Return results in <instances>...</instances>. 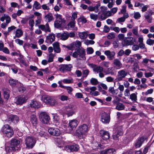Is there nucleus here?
<instances>
[{
    "label": "nucleus",
    "mask_w": 154,
    "mask_h": 154,
    "mask_svg": "<svg viewBox=\"0 0 154 154\" xmlns=\"http://www.w3.org/2000/svg\"><path fill=\"white\" fill-rule=\"evenodd\" d=\"M85 51L83 48H77L75 49V51L72 54V56L74 58L78 59L85 60Z\"/></svg>",
    "instance_id": "1"
},
{
    "label": "nucleus",
    "mask_w": 154,
    "mask_h": 154,
    "mask_svg": "<svg viewBox=\"0 0 154 154\" xmlns=\"http://www.w3.org/2000/svg\"><path fill=\"white\" fill-rule=\"evenodd\" d=\"M88 127L86 124L80 126L76 130V134L80 139L85 137L88 132Z\"/></svg>",
    "instance_id": "2"
},
{
    "label": "nucleus",
    "mask_w": 154,
    "mask_h": 154,
    "mask_svg": "<svg viewBox=\"0 0 154 154\" xmlns=\"http://www.w3.org/2000/svg\"><path fill=\"white\" fill-rule=\"evenodd\" d=\"M1 131L4 135L7 137H11L14 134L13 129L9 125L7 124H6L3 126Z\"/></svg>",
    "instance_id": "3"
},
{
    "label": "nucleus",
    "mask_w": 154,
    "mask_h": 154,
    "mask_svg": "<svg viewBox=\"0 0 154 154\" xmlns=\"http://www.w3.org/2000/svg\"><path fill=\"white\" fill-rule=\"evenodd\" d=\"M129 74L125 69H121L118 72L117 77L115 79L116 82L124 81L126 76Z\"/></svg>",
    "instance_id": "4"
},
{
    "label": "nucleus",
    "mask_w": 154,
    "mask_h": 154,
    "mask_svg": "<svg viewBox=\"0 0 154 154\" xmlns=\"http://www.w3.org/2000/svg\"><path fill=\"white\" fill-rule=\"evenodd\" d=\"M54 15L56 18V20L54 23V26L57 28H60L63 23H65V20L64 19L62 18L61 15L60 14H56Z\"/></svg>",
    "instance_id": "5"
},
{
    "label": "nucleus",
    "mask_w": 154,
    "mask_h": 154,
    "mask_svg": "<svg viewBox=\"0 0 154 154\" xmlns=\"http://www.w3.org/2000/svg\"><path fill=\"white\" fill-rule=\"evenodd\" d=\"M123 134L122 127L119 126L115 129L112 135V138L115 140H119V137Z\"/></svg>",
    "instance_id": "6"
},
{
    "label": "nucleus",
    "mask_w": 154,
    "mask_h": 154,
    "mask_svg": "<svg viewBox=\"0 0 154 154\" xmlns=\"http://www.w3.org/2000/svg\"><path fill=\"white\" fill-rule=\"evenodd\" d=\"M42 101L46 103L51 106H54L57 104V101L53 97L45 96L42 98Z\"/></svg>",
    "instance_id": "7"
},
{
    "label": "nucleus",
    "mask_w": 154,
    "mask_h": 154,
    "mask_svg": "<svg viewBox=\"0 0 154 154\" xmlns=\"http://www.w3.org/2000/svg\"><path fill=\"white\" fill-rule=\"evenodd\" d=\"M25 144L26 147L30 149L32 148L36 143L35 139L31 137H28L25 140Z\"/></svg>",
    "instance_id": "8"
},
{
    "label": "nucleus",
    "mask_w": 154,
    "mask_h": 154,
    "mask_svg": "<svg viewBox=\"0 0 154 154\" xmlns=\"http://www.w3.org/2000/svg\"><path fill=\"white\" fill-rule=\"evenodd\" d=\"M93 71L97 73H99V76L101 78H102L104 76V75L103 73V68L100 66H98L95 65H93L92 67Z\"/></svg>",
    "instance_id": "9"
},
{
    "label": "nucleus",
    "mask_w": 154,
    "mask_h": 154,
    "mask_svg": "<svg viewBox=\"0 0 154 154\" xmlns=\"http://www.w3.org/2000/svg\"><path fill=\"white\" fill-rule=\"evenodd\" d=\"M39 119L43 123L47 124L50 118L49 116L45 112H42L39 116Z\"/></svg>",
    "instance_id": "10"
},
{
    "label": "nucleus",
    "mask_w": 154,
    "mask_h": 154,
    "mask_svg": "<svg viewBox=\"0 0 154 154\" xmlns=\"http://www.w3.org/2000/svg\"><path fill=\"white\" fill-rule=\"evenodd\" d=\"M153 12L152 10L149 9L145 13L144 17L148 23H151L152 22V15Z\"/></svg>",
    "instance_id": "11"
},
{
    "label": "nucleus",
    "mask_w": 154,
    "mask_h": 154,
    "mask_svg": "<svg viewBox=\"0 0 154 154\" xmlns=\"http://www.w3.org/2000/svg\"><path fill=\"white\" fill-rule=\"evenodd\" d=\"M79 149V146L76 144L69 145L64 147V149L68 152L77 151Z\"/></svg>",
    "instance_id": "12"
},
{
    "label": "nucleus",
    "mask_w": 154,
    "mask_h": 154,
    "mask_svg": "<svg viewBox=\"0 0 154 154\" xmlns=\"http://www.w3.org/2000/svg\"><path fill=\"white\" fill-rule=\"evenodd\" d=\"M74 108L71 105H68L66 106L65 113L68 117L72 116L75 112Z\"/></svg>",
    "instance_id": "13"
},
{
    "label": "nucleus",
    "mask_w": 154,
    "mask_h": 154,
    "mask_svg": "<svg viewBox=\"0 0 154 154\" xmlns=\"http://www.w3.org/2000/svg\"><path fill=\"white\" fill-rule=\"evenodd\" d=\"M101 120L104 124L109 123L110 120V116L109 114L104 112L101 114Z\"/></svg>",
    "instance_id": "14"
},
{
    "label": "nucleus",
    "mask_w": 154,
    "mask_h": 154,
    "mask_svg": "<svg viewBox=\"0 0 154 154\" xmlns=\"http://www.w3.org/2000/svg\"><path fill=\"white\" fill-rule=\"evenodd\" d=\"M28 99V97L26 96H20L16 98L15 103L17 104L22 105L26 103Z\"/></svg>",
    "instance_id": "15"
},
{
    "label": "nucleus",
    "mask_w": 154,
    "mask_h": 154,
    "mask_svg": "<svg viewBox=\"0 0 154 154\" xmlns=\"http://www.w3.org/2000/svg\"><path fill=\"white\" fill-rule=\"evenodd\" d=\"M59 70L62 72H64L67 71H70L72 68V65L69 64L68 65L62 64L59 66Z\"/></svg>",
    "instance_id": "16"
},
{
    "label": "nucleus",
    "mask_w": 154,
    "mask_h": 154,
    "mask_svg": "<svg viewBox=\"0 0 154 154\" xmlns=\"http://www.w3.org/2000/svg\"><path fill=\"white\" fill-rule=\"evenodd\" d=\"M48 131L51 135L56 136H58L60 134V130L57 128H50Z\"/></svg>",
    "instance_id": "17"
},
{
    "label": "nucleus",
    "mask_w": 154,
    "mask_h": 154,
    "mask_svg": "<svg viewBox=\"0 0 154 154\" xmlns=\"http://www.w3.org/2000/svg\"><path fill=\"white\" fill-rule=\"evenodd\" d=\"M104 54L107 56V58L109 60H113L115 58L116 53L114 51H111L109 50H106L104 51Z\"/></svg>",
    "instance_id": "18"
},
{
    "label": "nucleus",
    "mask_w": 154,
    "mask_h": 154,
    "mask_svg": "<svg viewBox=\"0 0 154 154\" xmlns=\"http://www.w3.org/2000/svg\"><path fill=\"white\" fill-rule=\"evenodd\" d=\"M112 64L114 68L116 69H120L122 67V63L118 59L116 58L114 59Z\"/></svg>",
    "instance_id": "19"
},
{
    "label": "nucleus",
    "mask_w": 154,
    "mask_h": 154,
    "mask_svg": "<svg viewBox=\"0 0 154 154\" xmlns=\"http://www.w3.org/2000/svg\"><path fill=\"white\" fill-rule=\"evenodd\" d=\"M38 27L39 29L45 32H51L49 24L48 23H46L45 25L43 24L38 25Z\"/></svg>",
    "instance_id": "20"
},
{
    "label": "nucleus",
    "mask_w": 154,
    "mask_h": 154,
    "mask_svg": "<svg viewBox=\"0 0 154 154\" xmlns=\"http://www.w3.org/2000/svg\"><path fill=\"white\" fill-rule=\"evenodd\" d=\"M100 6V3H98L95 5L94 6H89L88 7V10L90 11H94L95 13H97L99 11V8Z\"/></svg>",
    "instance_id": "21"
},
{
    "label": "nucleus",
    "mask_w": 154,
    "mask_h": 154,
    "mask_svg": "<svg viewBox=\"0 0 154 154\" xmlns=\"http://www.w3.org/2000/svg\"><path fill=\"white\" fill-rule=\"evenodd\" d=\"M100 134L103 140H108L110 137V135L109 132L103 130L100 131Z\"/></svg>",
    "instance_id": "22"
},
{
    "label": "nucleus",
    "mask_w": 154,
    "mask_h": 154,
    "mask_svg": "<svg viewBox=\"0 0 154 154\" xmlns=\"http://www.w3.org/2000/svg\"><path fill=\"white\" fill-rule=\"evenodd\" d=\"M45 42L48 43H52L55 39V36L54 34L53 33H51L49 34L46 37Z\"/></svg>",
    "instance_id": "23"
},
{
    "label": "nucleus",
    "mask_w": 154,
    "mask_h": 154,
    "mask_svg": "<svg viewBox=\"0 0 154 154\" xmlns=\"http://www.w3.org/2000/svg\"><path fill=\"white\" fill-rule=\"evenodd\" d=\"M116 150L113 148L106 149L100 152V154H115Z\"/></svg>",
    "instance_id": "24"
},
{
    "label": "nucleus",
    "mask_w": 154,
    "mask_h": 154,
    "mask_svg": "<svg viewBox=\"0 0 154 154\" xmlns=\"http://www.w3.org/2000/svg\"><path fill=\"white\" fill-rule=\"evenodd\" d=\"M30 121L34 126H35L37 123V119L34 112H32L31 114Z\"/></svg>",
    "instance_id": "25"
},
{
    "label": "nucleus",
    "mask_w": 154,
    "mask_h": 154,
    "mask_svg": "<svg viewBox=\"0 0 154 154\" xmlns=\"http://www.w3.org/2000/svg\"><path fill=\"white\" fill-rule=\"evenodd\" d=\"M18 120L19 118L16 115H11L8 119V121L10 123L13 122L14 124L17 123Z\"/></svg>",
    "instance_id": "26"
},
{
    "label": "nucleus",
    "mask_w": 154,
    "mask_h": 154,
    "mask_svg": "<svg viewBox=\"0 0 154 154\" xmlns=\"http://www.w3.org/2000/svg\"><path fill=\"white\" fill-rule=\"evenodd\" d=\"M135 41V39H134L133 37H129L124 40V43L126 45H133Z\"/></svg>",
    "instance_id": "27"
},
{
    "label": "nucleus",
    "mask_w": 154,
    "mask_h": 154,
    "mask_svg": "<svg viewBox=\"0 0 154 154\" xmlns=\"http://www.w3.org/2000/svg\"><path fill=\"white\" fill-rule=\"evenodd\" d=\"M78 124V122L76 119H73L69 121V126L71 128V130L75 128Z\"/></svg>",
    "instance_id": "28"
},
{
    "label": "nucleus",
    "mask_w": 154,
    "mask_h": 154,
    "mask_svg": "<svg viewBox=\"0 0 154 154\" xmlns=\"http://www.w3.org/2000/svg\"><path fill=\"white\" fill-rule=\"evenodd\" d=\"M10 91L7 88H5L3 89V95L4 99L6 100L8 99L10 97Z\"/></svg>",
    "instance_id": "29"
},
{
    "label": "nucleus",
    "mask_w": 154,
    "mask_h": 154,
    "mask_svg": "<svg viewBox=\"0 0 154 154\" xmlns=\"http://www.w3.org/2000/svg\"><path fill=\"white\" fill-rule=\"evenodd\" d=\"M53 46L55 52L57 53L60 52L61 49L58 42H54L53 44Z\"/></svg>",
    "instance_id": "30"
},
{
    "label": "nucleus",
    "mask_w": 154,
    "mask_h": 154,
    "mask_svg": "<svg viewBox=\"0 0 154 154\" xmlns=\"http://www.w3.org/2000/svg\"><path fill=\"white\" fill-rule=\"evenodd\" d=\"M145 140V139L143 137L140 138L135 143V146L136 147L139 148L140 147Z\"/></svg>",
    "instance_id": "31"
},
{
    "label": "nucleus",
    "mask_w": 154,
    "mask_h": 154,
    "mask_svg": "<svg viewBox=\"0 0 154 154\" xmlns=\"http://www.w3.org/2000/svg\"><path fill=\"white\" fill-rule=\"evenodd\" d=\"M20 142L19 140L14 139L11 141V146L14 147H18L17 146L19 145Z\"/></svg>",
    "instance_id": "32"
},
{
    "label": "nucleus",
    "mask_w": 154,
    "mask_h": 154,
    "mask_svg": "<svg viewBox=\"0 0 154 154\" xmlns=\"http://www.w3.org/2000/svg\"><path fill=\"white\" fill-rule=\"evenodd\" d=\"M44 19L46 21L48 22L54 20L53 15L51 13H49L46 14L44 17Z\"/></svg>",
    "instance_id": "33"
},
{
    "label": "nucleus",
    "mask_w": 154,
    "mask_h": 154,
    "mask_svg": "<svg viewBox=\"0 0 154 154\" xmlns=\"http://www.w3.org/2000/svg\"><path fill=\"white\" fill-rule=\"evenodd\" d=\"M9 84L12 86H14L17 85H21V84L20 82L12 79H9Z\"/></svg>",
    "instance_id": "34"
},
{
    "label": "nucleus",
    "mask_w": 154,
    "mask_h": 154,
    "mask_svg": "<svg viewBox=\"0 0 154 154\" xmlns=\"http://www.w3.org/2000/svg\"><path fill=\"white\" fill-rule=\"evenodd\" d=\"M5 150L7 152H10L12 151H14L18 150V147H14L11 146H7L5 147Z\"/></svg>",
    "instance_id": "35"
},
{
    "label": "nucleus",
    "mask_w": 154,
    "mask_h": 154,
    "mask_svg": "<svg viewBox=\"0 0 154 154\" xmlns=\"http://www.w3.org/2000/svg\"><path fill=\"white\" fill-rule=\"evenodd\" d=\"M81 42L79 41H77L72 43V45L73 46V48L75 47L79 48L81 46Z\"/></svg>",
    "instance_id": "36"
},
{
    "label": "nucleus",
    "mask_w": 154,
    "mask_h": 154,
    "mask_svg": "<svg viewBox=\"0 0 154 154\" xmlns=\"http://www.w3.org/2000/svg\"><path fill=\"white\" fill-rule=\"evenodd\" d=\"M108 91L112 94H117L118 92L117 89H115L114 87H110L109 88Z\"/></svg>",
    "instance_id": "37"
},
{
    "label": "nucleus",
    "mask_w": 154,
    "mask_h": 154,
    "mask_svg": "<svg viewBox=\"0 0 154 154\" xmlns=\"http://www.w3.org/2000/svg\"><path fill=\"white\" fill-rule=\"evenodd\" d=\"M23 32L20 29H17L15 32V36L17 38H20L23 35Z\"/></svg>",
    "instance_id": "38"
},
{
    "label": "nucleus",
    "mask_w": 154,
    "mask_h": 154,
    "mask_svg": "<svg viewBox=\"0 0 154 154\" xmlns=\"http://www.w3.org/2000/svg\"><path fill=\"white\" fill-rule=\"evenodd\" d=\"M78 35L81 39H85L88 36V33L85 32H79Z\"/></svg>",
    "instance_id": "39"
},
{
    "label": "nucleus",
    "mask_w": 154,
    "mask_h": 154,
    "mask_svg": "<svg viewBox=\"0 0 154 154\" xmlns=\"http://www.w3.org/2000/svg\"><path fill=\"white\" fill-rule=\"evenodd\" d=\"M90 17L91 20L95 21L97 20L98 19V15L97 14L92 13L90 14Z\"/></svg>",
    "instance_id": "40"
},
{
    "label": "nucleus",
    "mask_w": 154,
    "mask_h": 154,
    "mask_svg": "<svg viewBox=\"0 0 154 154\" xmlns=\"http://www.w3.org/2000/svg\"><path fill=\"white\" fill-rule=\"evenodd\" d=\"M62 82L64 83L70 84L73 82V80L72 78H70L69 79H63Z\"/></svg>",
    "instance_id": "41"
},
{
    "label": "nucleus",
    "mask_w": 154,
    "mask_h": 154,
    "mask_svg": "<svg viewBox=\"0 0 154 154\" xmlns=\"http://www.w3.org/2000/svg\"><path fill=\"white\" fill-rule=\"evenodd\" d=\"M125 106L124 105L120 103H118L116 106V108L118 110H122L124 109Z\"/></svg>",
    "instance_id": "42"
},
{
    "label": "nucleus",
    "mask_w": 154,
    "mask_h": 154,
    "mask_svg": "<svg viewBox=\"0 0 154 154\" xmlns=\"http://www.w3.org/2000/svg\"><path fill=\"white\" fill-rule=\"evenodd\" d=\"M54 55L52 53H50L48 55V63L52 62L53 61Z\"/></svg>",
    "instance_id": "43"
},
{
    "label": "nucleus",
    "mask_w": 154,
    "mask_h": 154,
    "mask_svg": "<svg viewBox=\"0 0 154 154\" xmlns=\"http://www.w3.org/2000/svg\"><path fill=\"white\" fill-rule=\"evenodd\" d=\"M61 39L65 40L67 39L68 38V32L64 33L60 35Z\"/></svg>",
    "instance_id": "44"
},
{
    "label": "nucleus",
    "mask_w": 154,
    "mask_h": 154,
    "mask_svg": "<svg viewBox=\"0 0 154 154\" xmlns=\"http://www.w3.org/2000/svg\"><path fill=\"white\" fill-rule=\"evenodd\" d=\"M130 99L134 102H135L137 100V96L135 93L131 94L130 96Z\"/></svg>",
    "instance_id": "45"
},
{
    "label": "nucleus",
    "mask_w": 154,
    "mask_h": 154,
    "mask_svg": "<svg viewBox=\"0 0 154 154\" xmlns=\"http://www.w3.org/2000/svg\"><path fill=\"white\" fill-rule=\"evenodd\" d=\"M38 104L37 102L35 101H32L30 104V106L31 107L36 108L37 107Z\"/></svg>",
    "instance_id": "46"
},
{
    "label": "nucleus",
    "mask_w": 154,
    "mask_h": 154,
    "mask_svg": "<svg viewBox=\"0 0 154 154\" xmlns=\"http://www.w3.org/2000/svg\"><path fill=\"white\" fill-rule=\"evenodd\" d=\"M41 5L40 3L38 2L35 1L34 2V4L33 6V8L36 9H39L40 8Z\"/></svg>",
    "instance_id": "47"
},
{
    "label": "nucleus",
    "mask_w": 154,
    "mask_h": 154,
    "mask_svg": "<svg viewBox=\"0 0 154 154\" xmlns=\"http://www.w3.org/2000/svg\"><path fill=\"white\" fill-rule=\"evenodd\" d=\"M100 11L98 13V14L100 13H106V12L107 8L106 7L104 6H101L100 8Z\"/></svg>",
    "instance_id": "48"
},
{
    "label": "nucleus",
    "mask_w": 154,
    "mask_h": 154,
    "mask_svg": "<svg viewBox=\"0 0 154 154\" xmlns=\"http://www.w3.org/2000/svg\"><path fill=\"white\" fill-rule=\"evenodd\" d=\"M90 82L93 85H96L98 83V82L97 79L92 78L90 80Z\"/></svg>",
    "instance_id": "49"
},
{
    "label": "nucleus",
    "mask_w": 154,
    "mask_h": 154,
    "mask_svg": "<svg viewBox=\"0 0 154 154\" xmlns=\"http://www.w3.org/2000/svg\"><path fill=\"white\" fill-rule=\"evenodd\" d=\"M134 6L136 7H138L140 8H141L143 4V3H140L137 2H135Z\"/></svg>",
    "instance_id": "50"
},
{
    "label": "nucleus",
    "mask_w": 154,
    "mask_h": 154,
    "mask_svg": "<svg viewBox=\"0 0 154 154\" xmlns=\"http://www.w3.org/2000/svg\"><path fill=\"white\" fill-rule=\"evenodd\" d=\"M146 43L149 45H153L154 44V40L149 38L146 40Z\"/></svg>",
    "instance_id": "51"
},
{
    "label": "nucleus",
    "mask_w": 154,
    "mask_h": 154,
    "mask_svg": "<svg viewBox=\"0 0 154 154\" xmlns=\"http://www.w3.org/2000/svg\"><path fill=\"white\" fill-rule=\"evenodd\" d=\"M82 73L83 76L86 77L89 74V71L88 69L83 70L82 71Z\"/></svg>",
    "instance_id": "52"
},
{
    "label": "nucleus",
    "mask_w": 154,
    "mask_h": 154,
    "mask_svg": "<svg viewBox=\"0 0 154 154\" xmlns=\"http://www.w3.org/2000/svg\"><path fill=\"white\" fill-rule=\"evenodd\" d=\"M149 7V6L148 5H143L141 8L142 12H143L147 11V9Z\"/></svg>",
    "instance_id": "53"
},
{
    "label": "nucleus",
    "mask_w": 154,
    "mask_h": 154,
    "mask_svg": "<svg viewBox=\"0 0 154 154\" xmlns=\"http://www.w3.org/2000/svg\"><path fill=\"white\" fill-rule=\"evenodd\" d=\"M115 37V33L113 32L110 33L107 36V38L109 39H112Z\"/></svg>",
    "instance_id": "54"
},
{
    "label": "nucleus",
    "mask_w": 154,
    "mask_h": 154,
    "mask_svg": "<svg viewBox=\"0 0 154 154\" xmlns=\"http://www.w3.org/2000/svg\"><path fill=\"white\" fill-rule=\"evenodd\" d=\"M18 85L20 86V87L18 88L19 92L21 93H23L25 91L26 88L23 87L21 84V85Z\"/></svg>",
    "instance_id": "55"
},
{
    "label": "nucleus",
    "mask_w": 154,
    "mask_h": 154,
    "mask_svg": "<svg viewBox=\"0 0 154 154\" xmlns=\"http://www.w3.org/2000/svg\"><path fill=\"white\" fill-rule=\"evenodd\" d=\"M94 51V50L92 48L89 47L87 49V53L88 54H91Z\"/></svg>",
    "instance_id": "56"
},
{
    "label": "nucleus",
    "mask_w": 154,
    "mask_h": 154,
    "mask_svg": "<svg viewBox=\"0 0 154 154\" xmlns=\"http://www.w3.org/2000/svg\"><path fill=\"white\" fill-rule=\"evenodd\" d=\"M85 44L87 45H93L94 43V42L92 40H87L85 42Z\"/></svg>",
    "instance_id": "57"
},
{
    "label": "nucleus",
    "mask_w": 154,
    "mask_h": 154,
    "mask_svg": "<svg viewBox=\"0 0 154 154\" xmlns=\"http://www.w3.org/2000/svg\"><path fill=\"white\" fill-rule=\"evenodd\" d=\"M64 88L66 89L68 94H70L73 90V89L70 86H65Z\"/></svg>",
    "instance_id": "58"
},
{
    "label": "nucleus",
    "mask_w": 154,
    "mask_h": 154,
    "mask_svg": "<svg viewBox=\"0 0 154 154\" xmlns=\"http://www.w3.org/2000/svg\"><path fill=\"white\" fill-rule=\"evenodd\" d=\"M106 15V13H101L99 16V18L101 19V20H104L107 18Z\"/></svg>",
    "instance_id": "59"
},
{
    "label": "nucleus",
    "mask_w": 154,
    "mask_h": 154,
    "mask_svg": "<svg viewBox=\"0 0 154 154\" xmlns=\"http://www.w3.org/2000/svg\"><path fill=\"white\" fill-rule=\"evenodd\" d=\"M79 20L80 22H82L83 23H85L87 22V20L86 18L83 16L80 17Z\"/></svg>",
    "instance_id": "60"
},
{
    "label": "nucleus",
    "mask_w": 154,
    "mask_h": 154,
    "mask_svg": "<svg viewBox=\"0 0 154 154\" xmlns=\"http://www.w3.org/2000/svg\"><path fill=\"white\" fill-rule=\"evenodd\" d=\"M112 44L113 48H116L119 46V42L118 41H115L113 42Z\"/></svg>",
    "instance_id": "61"
},
{
    "label": "nucleus",
    "mask_w": 154,
    "mask_h": 154,
    "mask_svg": "<svg viewBox=\"0 0 154 154\" xmlns=\"http://www.w3.org/2000/svg\"><path fill=\"white\" fill-rule=\"evenodd\" d=\"M110 29L117 33L119 32L120 31V28L118 27H111Z\"/></svg>",
    "instance_id": "62"
},
{
    "label": "nucleus",
    "mask_w": 154,
    "mask_h": 154,
    "mask_svg": "<svg viewBox=\"0 0 154 154\" xmlns=\"http://www.w3.org/2000/svg\"><path fill=\"white\" fill-rule=\"evenodd\" d=\"M102 65L106 67H108L109 66V62L103 61L101 63Z\"/></svg>",
    "instance_id": "63"
},
{
    "label": "nucleus",
    "mask_w": 154,
    "mask_h": 154,
    "mask_svg": "<svg viewBox=\"0 0 154 154\" xmlns=\"http://www.w3.org/2000/svg\"><path fill=\"white\" fill-rule=\"evenodd\" d=\"M140 17V14L139 12H137L134 13V17L135 19H138Z\"/></svg>",
    "instance_id": "64"
}]
</instances>
